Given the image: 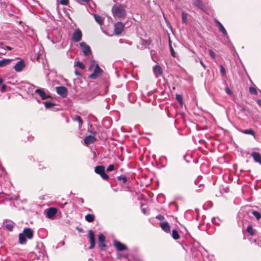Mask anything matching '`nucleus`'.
<instances>
[{
  "mask_svg": "<svg viewBox=\"0 0 261 261\" xmlns=\"http://www.w3.org/2000/svg\"><path fill=\"white\" fill-rule=\"evenodd\" d=\"M180 236L182 235V237L184 239L182 240L180 245L184 250L187 252L189 249H191L190 246L187 245L188 242H190L192 241V238L189 233L187 228L184 225L180 224Z\"/></svg>",
  "mask_w": 261,
  "mask_h": 261,
  "instance_id": "nucleus-1",
  "label": "nucleus"
},
{
  "mask_svg": "<svg viewBox=\"0 0 261 261\" xmlns=\"http://www.w3.org/2000/svg\"><path fill=\"white\" fill-rule=\"evenodd\" d=\"M34 233L33 230L30 228H24L23 233L19 234V242L21 244H24L27 242L25 237L28 239H32L33 237Z\"/></svg>",
  "mask_w": 261,
  "mask_h": 261,
  "instance_id": "nucleus-2",
  "label": "nucleus"
},
{
  "mask_svg": "<svg viewBox=\"0 0 261 261\" xmlns=\"http://www.w3.org/2000/svg\"><path fill=\"white\" fill-rule=\"evenodd\" d=\"M112 12L114 17L123 18L126 14L124 6L121 5L114 6Z\"/></svg>",
  "mask_w": 261,
  "mask_h": 261,
  "instance_id": "nucleus-3",
  "label": "nucleus"
},
{
  "mask_svg": "<svg viewBox=\"0 0 261 261\" xmlns=\"http://www.w3.org/2000/svg\"><path fill=\"white\" fill-rule=\"evenodd\" d=\"M96 173L99 174L104 180H108L109 176L105 172V167L103 166H97L94 168Z\"/></svg>",
  "mask_w": 261,
  "mask_h": 261,
  "instance_id": "nucleus-4",
  "label": "nucleus"
},
{
  "mask_svg": "<svg viewBox=\"0 0 261 261\" xmlns=\"http://www.w3.org/2000/svg\"><path fill=\"white\" fill-rule=\"evenodd\" d=\"M80 47L83 50V52L85 56H88L91 54V50L90 47L87 45L85 42H82L80 44Z\"/></svg>",
  "mask_w": 261,
  "mask_h": 261,
  "instance_id": "nucleus-5",
  "label": "nucleus"
},
{
  "mask_svg": "<svg viewBox=\"0 0 261 261\" xmlns=\"http://www.w3.org/2000/svg\"><path fill=\"white\" fill-rule=\"evenodd\" d=\"M82 37V33L80 29H76L73 33L72 38L73 41L75 42H79Z\"/></svg>",
  "mask_w": 261,
  "mask_h": 261,
  "instance_id": "nucleus-6",
  "label": "nucleus"
},
{
  "mask_svg": "<svg viewBox=\"0 0 261 261\" xmlns=\"http://www.w3.org/2000/svg\"><path fill=\"white\" fill-rule=\"evenodd\" d=\"M124 28V24L121 22H118L114 25V32L116 35H120L122 33Z\"/></svg>",
  "mask_w": 261,
  "mask_h": 261,
  "instance_id": "nucleus-7",
  "label": "nucleus"
},
{
  "mask_svg": "<svg viewBox=\"0 0 261 261\" xmlns=\"http://www.w3.org/2000/svg\"><path fill=\"white\" fill-rule=\"evenodd\" d=\"M98 244L99 247L102 250H105V247L106 246L105 244V237L104 236L103 234L100 233L98 234Z\"/></svg>",
  "mask_w": 261,
  "mask_h": 261,
  "instance_id": "nucleus-8",
  "label": "nucleus"
},
{
  "mask_svg": "<svg viewBox=\"0 0 261 261\" xmlns=\"http://www.w3.org/2000/svg\"><path fill=\"white\" fill-rule=\"evenodd\" d=\"M57 93L63 97H65L67 95V89L65 87L59 86L56 87Z\"/></svg>",
  "mask_w": 261,
  "mask_h": 261,
  "instance_id": "nucleus-9",
  "label": "nucleus"
},
{
  "mask_svg": "<svg viewBox=\"0 0 261 261\" xmlns=\"http://www.w3.org/2000/svg\"><path fill=\"white\" fill-rule=\"evenodd\" d=\"M102 72V70L99 67L98 65L96 64L93 72L89 76V77L92 79H95Z\"/></svg>",
  "mask_w": 261,
  "mask_h": 261,
  "instance_id": "nucleus-10",
  "label": "nucleus"
},
{
  "mask_svg": "<svg viewBox=\"0 0 261 261\" xmlns=\"http://www.w3.org/2000/svg\"><path fill=\"white\" fill-rule=\"evenodd\" d=\"M89 238V242L90 243V245L89 247L90 249H93L95 247V239L93 231L92 230H90L88 231Z\"/></svg>",
  "mask_w": 261,
  "mask_h": 261,
  "instance_id": "nucleus-11",
  "label": "nucleus"
},
{
  "mask_svg": "<svg viewBox=\"0 0 261 261\" xmlns=\"http://www.w3.org/2000/svg\"><path fill=\"white\" fill-rule=\"evenodd\" d=\"M215 22L218 27L219 31L225 36V37L227 39H228V36L227 35V33L222 24L217 19L215 20Z\"/></svg>",
  "mask_w": 261,
  "mask_h": 261,
  "instance_id": "nucleus-12",
  "label": "nucleus"
},
{
  "mask_svg": "<svg viewBox=\"0 0 261 261\" xmlns=\"http://www.w3.org/2000/svg\"><path fill=\"white\" fill-rule=\"evenodd\" d=\"M25 67V63L23 60L17 62L14 67L15 70L17 72L21 71Z\"/></svg>",
  "mask_w": 261,
  "mask_h": 261,
  "instance_id": "nucleus-13",
  "label": "nucleus"
},
{
  "mask_svg": "<svg viewBox=\"0 0 261 261\" xmlns=\"http://www.w3.org/2000/svg\"><path fill=\"white\" fill-rule=\"evenodd\" d=\"M58 210L55 207H49L47 210L46 217L48 218L51 219L57 213Z\"/></svg>",
  "mask_w": 261,
  "mask_h": 261,
  "instance_id": "nucleus-14",
  "label": "nucleus"
},
{
  "mask_svg": "<svg viewBox=\"0 0 261 261\" xmlns=\"http://www.w3.org/2000/svg\"><path fill=\"white\" fill-rule=\"evenodd\" d=\"M114 246L119 251H123L126 249V246L118 241H114Z\"/></svg>",
  "mask_w": 261,
  "mask_h": 261,
  "instance_id": "nucleus-15",
  "label": "nucleus"
},
{
  "mask_svg": "<svg viewBox=\"0 0 261 261\" xmlns=\"http://www.w3.org/2000/svg\"><path fill=\"white\" fill-rule=\"evenodd\" d=\"M96 138L94 136L91 135L86 137L84 140V143L86 145H89L94 143L95 141H96Z\"/></svg>",
  "mask_w": 261,
  "mask_h": 261,
  "instance_id": "nucleus-16",
  "label": "nucleus"
},
{
  "mask_svg": "<svg viewBox=\"0 0 261 261\" xmlns=\"http://www.w3.org/2000/svg\"><path fill=\"white\" fill-rule=\"evenodd\" d=\"M35 93L40 96L42 99L47 98L49 96L45 93L43 89L42 88H37L35 90Z\"/></svg>",
  "mask_w": 261,
  "mask_h": 261,
  "instance_id": "nucleus-17",
  "label": "nucleus"
},
{
  "mask_svg": "<svg viewBox=\"0 0 261 261\" xmlns=\"http://www.w3.org/2000/svg\"><path fill=\"white\" fill-rule=\"evenodd\" d=\"M153 72L156 78L161 76L163 74V71L161 67L159 65H155L153 68Z\"/></svg>",
  "mask_w": 261,
  "mask_h": 261,
  "instance_id": "nucleus-18",
  "label": "nucleus"
},
{
  "mask_svg": "<svg viewBox=\"0 0 261 261\" xmlns=\"http://www.w3.org/2000/svg\"><path fill=\"white\" fill-rule=\"evenodd\" d=\"M160 225L162 230H163L165 232L169 233L170 232V227L168 222L166 221L161 222L160 223Z\"/></svg>",
  "mask_w": 261,
  "mask_h": 261,
  "instance_id": "nucleus-19",
  "label": "nucleus"
},
{
  "mask_svg": "<svg viewBox=\"0 0 261 261\" xmlns=\"http://www.w3.org/2000/svg\"><path fill=\"white\" fill-rule=\"evenodd\" d=\"M251 156L253 158V160L255 162L261 165V155L258 152H253L251 153Z\"/></svg>",
  "mask_w": 261,
  "mask_h": 261,
  "instance_id": "nucleus-20",
  "label": "nucleus"
},
{
  "mask_svg": "<svg viewBox=\"0 0 261 261\" xmlns=\"http://www.w3.org/2000/svg\"><path fill=\"white\" fill-rule=\"evenodd\" d=\"M191 17L187 13L182 12V22L185 24H187L189 20H191Z\"/></svg>",
  "mask_w": 261,
  "mask_h": 261,
  "instance_id": "nucleus-21",
  "label": "nucleus"
},
{
  "mask_svg": "<svg viewBox=\"0 0 261 261\" xmlns=\"http://www.w3.org/2000/svg\"><path fill=\"white\" fill-rule=\"evenodd\" d=\"M0 49H1L2 50L0 51V54H6V51L5 50L6 49H8V50H12V48L9 46H7L5 44H4V43H1L0 44Z\"/></svg>",
  "mask_w": 261,
  "mask_h": 261,
  "instance_id": "nucleus-22",
  "label": "nucleus"
},
{
  "mask_svg": "<svg viewBox=\"0 0 261 261\" xmlns=\"http://www.w3.org/2000/svg\"><path fill=\"white\" fill-rule=\"evenodd\" d=\"M93 16L95 21L100 25H101L103 23L104 19L103 17L98 14H94Z\"/></svg>",
  "mask_w": 261,
  "mask_h": 261,
  "instance_id": "nucleus-23",
  "label": "nucleus"
},
{
  "mask_svg": "<svg viewBox=\"0 0 261 261\" xmlns=\"http://www.w3.org/2000/svg\"><path fill=\"white\" fill-rule=\"evenodd\" d=\"M12 61V59H3L0 60V67L6 66L9 65Z\"/></svg>",
  "mask_w": 261,
  "mask_h": 261,
  "instance_id": "nucleus-24",
  "label": "nucleus"
},
{
  "mask_svg": "<svg viewBox=\"0 0 261 261\" xmlns=\"http://www.w3.org/2000/svg\"><path fill=\"white\" fill-rule=\"evenodd\" d=\"M240 132L244 134L251 135L253 136L254 138L255 137V133L254 130L252 129L241 130Z\"/></svg>",
  "mask_w": 261,
  "mask_h": 261,
  "instance_id": "nucleus-25",
  "label": "nucleus"
},
{
  "mask_svg": "<svg viewBox=\"0 0 261 261\" xmlns=\"http://www.w3.org/2000/svg\"><path fill=\"white\" fill-rule=\"evenodd\" d=\"M193 3L195 6H197L198 8H199L200 9L203 10L204 8L203 4L199 0H194Z\"/></svg>",
  "mask_w": 261,
  "mask_h": 261,
  "instance_id": "nucleus-26",
  "label": "nucleus"
},
{
  "mask_svg": "<svg viewBox=\"0 0 261 261\" xmlns=\"http://www.w3.org/2000/svg\"><path fill=\"white\" fill-rule=\"evenodd\" d=\"M248 212L251 213L257 220L261 218V214L257 211L249 210Z\"/></svg>",
  "mask_w": 261,
  "mask_h": 261,
  "instance_id": "nucleus-27",
  "label": "nucleus"
},
{
  "mask_svg": "<svg viewBox=\"0 0 261 261\" xmlns=\"http://www.w3.org/2000/svg\"><path fill=\"white\" fill-rule=\"evenodd\" d=\"M73 120L74 121H77L79 122V126L81 127L83 125V120L80 116L78 115L75 116L73 117Z\"/></svg>",
  "mask_w": 261,
  "mask_h": 261,
  "instance_id": "nucleus-28",
  "label": "nucleus"
},
{
  "mask_svg": "<svg viewBox=\"0 0 261 261\" xmlns=\"http://www.w3.org/2000/svg\"><path fill=\"white\" fill-rule=\"evenodd\" d=\"M85 220L88 222H92L94 220V216L92 214H87L85 216Z\"/></svg>",
  "mask_w": 261,
  "mask_h": 261,
  "instance_id": "nucleus-29",
  "label": "nucleus"
},
{
  "mask_svg": "<svg viewBox=\"0 0 261 261\" xmlns=\"http://www.w3.org/2000/svg\"><path fill=\"white\" fill-rule=\"evenodd\" d=\"M43 103L45 106V107L46 109L50 108L55 105V104L54 103L50 102V101H45L43 102Z\"/></svg>",
  "mask_w": 261,
  "mask_h": 261,
  "instance_id": "nucleus-30",
  "label": "nucleus"
},
{
  "mask_svg": "<svg viewBox=\"0 0 261 261\" xmlns=\"http://www.w3.org/2000/svg\"><path fill=\"white\" fill-rule=\"evenodd\" d=\"M172 236L173 238L175 240H176L179 238L178 233L176 229H173L172 230Z\"/></svg>",
  "mask_w": 261,
  "mask_h": 261,
  "instance_id": "nucleus-31",
  "label": "nucleus"
},
{
  "mask_svg": "<svg viewBox=\"0 0 261 261\" xmlns=\"http://www.w3.org/2000/svg\"><path fill=\"white\" fill-rule=\"evenodd\" d=\"M246 230L251 236H253L254 233V230L251 225L248 226Z\"/></svg>",
  "mask_w": 261,
  "mask_h": 261,
  "instance_id": "nucleus-32",
  "label": "nucleus"
},
{
  "mask_svg": "<svg viewBox=\"0 0 261 261\" xmlns=\"http://www.w3.org/2000/svg\"><path fill=\"white\" fill-rule=\"evenodd\" d=\"M74 66L79 67L81 69H85V65L81 62H76L74 64Z\"/></svg>",
  "mask_w": 261,
  "mask_h": 261,
  "instance_id": "nucleus-33",
  "label": "nucleus"
},
{
  "mask_svg": "<svg viewBox=\"0 0 261 261\" xmlns=\"http://www.w3.org/2000/svg\"><path fill=\"white\" fill-rule=\"evenodd\" d=\"M169 46H170V52H171V54L172 56L174 58L176 57V54L171 44L170 40H169Z\"/></svg>",
  "mask_w": 261,
  "mask_h": 261,
  "instance_id": "nucleus-34",
  "label": "nucleus"
},
{
  "mask_svg": "<svg viewBox=\"0 0 261 261\" xmlns=\"http://www.w3.org/2000/svg\"><path fill=\"white\" fill-rule=\"evenodd\" d=\"M169 46H170V52H171V54L172 56L174 58L176 57V54L171 44L170 40H169Z\"/></svg>",
  "mask_w": 261,
  "mask_h": 261,
  "instance_id": "nucleus-35",
  "label": "nucleus"
},
{
  "mask_svg": "<svg viewBox=\"0 0 261 261\" xmlns=\"http://www.w3.org/2000/svg\"><path fill=\"white\" fill-rule=\"evenodd\" d=\"M169 46H170V52H171V54L172 56L174 58L176 57V54L171 44L170 40H169Z\"/></svg>",
  "mask_w": 261,
  "mask_h": 261,
  "instance_id": "nucleus-36",
  "label": "nucleus"
},
{
  "mask_svg": "<svg viewBox=\"0 0 261 261\" xmlns=\"http://www.w3.org/2000/svg\"><path fill=\"white\" fill-rule=\"evenodd\" d=\"M118 180L122 181L123 184H125L127 181V178L124 176H119L118 177Z\"/></svg>",
  "mask_w": 261,
  "mask_h": 261,
  "instance_id": "nucleus-37",
  "label": "nucleus"
},
{
  "mask_svg": "<svg viewBox=\"0 0 261 261\" xmlns=\"http://www.w3.org/2000/svg\"><path fill=\"white\" fill-rule=\"evenodd\" d=\"M5 227L9 230L12 231L14 227V224L13 223L7 224H6Z\"/></svg>",
  "mask_w": 261,
  "mask_h": 261,
  "instance_id": "nucleus-38",
  "label": "nucleus"
},
{
  "mask_svg": "<svg viewBox=\"0 0 261 261\" xmlns=\"http://www.w3.org/2000/svg\"><path fill=\"white\" fill-rule=\"evenodd\" d=\"M114 169V165H109L107 169V172H111V171H113Z\"/></svg>",
  "mask_w": 261,
  "mask_h": 261,
  "instance_id": "nucleus-39",
  "label": "nucleus"
},
{
  "mask_svg": "<svg viewBox=\"0 0 261 261\" xmlns=\"http://www.w3.org/2000/svg\"><path fill=\"white\" fill-rule=\"evenodd\" d=\"M212 222L217 225H220L219 219L218 218H213L212 219Z\"/></svg>",
  "mask_w": 261,
  "mask_h": 261,
  "instance_id": "nucleus-40",
  "label": "nucleus"
},
{
  "mask_svg": "<svg viewBox=\"0 0 261 261\" xmlns=\"http://www.w3.org/2000/svg\"><path fill=\"white\" fill-rule=\"evenodd\" d=\"M209 54L212 58L214 59L216 57L215 53L212 49L209 50Z\"/></svg>",
  "mask_w": 261,
  "mask_h": 261,
  "instance_id": "nucleus-41",
  "label": "nucleus"
},
{
  "mask_svg": "<svg viewBox=\"0 0 261 261\" xmlns=\"http://www.w3.org/2000/svg\"><path fill=\"white\" fill-rule=\"evenodd\" d=\"M155 218L159 220H163L165 219V217L162 215H158L155 217Z\"/></svg>",
  "mask_w": 261,
  "mask_h": 261,
  "instance_id": "nucleus-42",
  "label": "nucleus"
},
{
  "mask_svg": "<svg viewBox=\"0 0 261 261\" xmlns=\"http://www.w3.org/2000/svg\"><path fill=\"white\" fill-rule=\"evenodd\" d=\"M68 3V0H61L60 3L62 5H67Z\"/></svg>",
  "mask_w": 261,
  "mask_h": 261,
  "instance_id": "nucleus-43",
  "label": "nucleus"
},
{
  "mask_svg": "<svg viewBox=\"0 0 261 261\" xmlns=\"http://www.w3.org/2000/svg\"><path fill=\"white\" fill-rule=\"evenodd\" d=\"M249 91L251 93L256 94V91L255 89L253 87H250L249 88Z\"/></svg>",
  "mask_w": 261,
  "mask_h": 261,
  "instance_id": "nucleus-44",
  "label": "nucleus"
},
{
  "mask_svg": "<svg viewBox=\"0 0 261 261\" xmlns=\"http://www.w3.org/2000/svg\"><path fill=\"white\" fill-rule=\"evenodd\" d=\"M220 72L223 75H225V70L223 66H221L220 68Z\"/></svg>",
  "mask_w": 261,
  "mask_h": 261,
  "instance_id": "nucleus-45",
  "label": "nucleus"
},
{
  "mask_svg": "<svg viewBox=\"0 0 261 261\" xmlns=\"http://www.w3.org/2000/svg\"><path fill=\"white\" fill-rule=\"evenodd\" d=\"M77 201L81 205L84 202V199L82 198H77Z\"/></svg>",
  "mask_w": 261,
  "mask_h": 261,
  "instance_id": "nucleus-46",
  "label": "nucleus"
},
{
  "mask_svg": "<svg viewBox=\"0 0 261 261\" xmlns=\"http://www.w3.org/2000/svg\"><path fill=\"white\" fill-rule=\"evenodd\" d=\"M225 92L228 95H231L232 94L231 91L228 87H226L225 88Z\"/></svg>",
  "mask_w": 261,
  "mask_h": 261,
  "instance_id": "nucleus-47",
  "label": "nucleus"
},
{
  "mask_svg": "<svg viewBox=\"0 0 261 261\" xmlns=\"http://www.w3.org/2000/svg\"><path fill=\"white\" fill-rule=\"evenodd\" d=\"M119 41L120 43H128L129 45L132 44L131 42H128L127 41L124 40L122 39H120Z\"/></svg>",
  "mask_w": 261,
  "mask_h": 261,
  "instance_id": "nucleus-48",
  "label": "nucleus"
},
{
  "mask_svg": "<svg viewBox=\"0 0 261 261\" xmlns=\"http://www.w3.org/2000/svg\"><path fill=\"white\" fill-rule=\"evenodd\" d=\"M184 159L186 160V161L187 162H190V161L189 160V159H191V156H190V155H187V156H186V155H185V156H184Z\"/></svg>",
  "mask_w": 261,
  "mask_h": 261,
  "instance_id": "nucleus-49",
  "label": "nucleus"
},
{
  "mask_svg": "<svg viewBox=\"0 0 261 261\" xmlns=\"http://www.w3.org/2000/svg\"><path fill=\"white\" fill-rule=\"evenodd\" d=\"M6 88H7L6 85H2V88H1V91L2 92H5V91H6Z\"/></svg>",
  "mask_w": 261,
  "mask_h": 261,
  "instance_id": "nucleus-50",
  "label": "nucleus"
},
{
  "mask_svg": "<svg viewBox=\"0 0 261 261\" xmlns=\"http://www.w3.org/2000/svg\"><path fill=\"white\" fill-rule=\"evenodd\" d=\"M199 180H195V184L196 185V184H199V187H204V185L203 184H199L198 183L197 181H198Z\"/></svg>",
  "mask_w": 261,
  "mask_h": 261,
  "instance_id": "nucleus-51",
  "label": "nucleus"
},
{
  "mask_svg": "<svg viewBox=\"0 0 261 261\" xmlns=\"http://www.w3.org/2000/svg\"><path fill=\"white\" fill-rule=\"evenodd\" d=\"M199 62H200V63L201 65V66L203 67V68L204 69H206V66H205V64L203 63V62L201 60H200Z\"/></svg>",
  "mask_w": 261,
  "mask_h": 261,
  "instance_id": "nucleus-52",
  "label": "nucleus"
},
{
  "mask_svg": "<svg viewBox=\"0 0 261 261\" xmlns=\"http://www.w3.org/2000/svg\"><path fill=\"white\" fill-rule=\"evenodd\" d=\"M176 100L179 102V99H180V97H179V94H177L176 95Z\"/></svg>",
  "mask_w": 261,
  "mask_h": 261,
  "instance_id": "nucleus-53",
  "label": "nucleus"
},
{
  "mask_svg": "<svg viewBox=\"0 0 261 261\" xmlns=\"http://www.w3.org/2000/svg\"><path fill=\"white\" fill-rule=\"evenodd\" d=\"M257 104L258 105V106H259L260 107H261V99H258L257 100Z\"/></svg>",
  "mask_w": 261,
  "mask_h": 261,
  "instance_id": "nucleus-54",
  "label": "nucleus"
},
{
  "mask_svg": "<svg viewBox=\"0 0 261 261\" xmlns=\"http://www.w3.org/2000/svg\"><path fill=\"white\" fill-rule=\"evenodd\" d=\"M81 1L82 2L85 3H88L90 1V0H81Z\"/></svg>",
  "mask_w": 261,
  "mask_h": 261,
  "instance_id": "nucleus-55",
  "label": "nucleus"
},
{
  "mask_svg": "<svg viewBox=\"0 0 261 261\" xmlns=\"http://www.w3.org/2000/svg\"><path fill=\"white\" fill-rule=\"evenodd\" d=\"M143 213L145 214L146 213V210L144 208H142L141 210Z\"/></svg>",
  "mask_w": 261,
  "mask_h": 261,
  "instance_id": "nucleus-56",
  "label": "nucleus"
},
{
  "mask_svg": "<svg viewBox=\"0 0 261 261\" xmlns=\"http://www.w3.org/2000/svg\"><path fill=\"white\" fill-rule=\"evenodd\" d=\"M75 74L78 75H81L80 73H79V72L77 71V70L75 71Z\"/></svg>",
  "mask_w": 261,
  "mask_h": 261,
  "instance_id": "nucleus-57",
  "label": "nucleus"
},
{
  "mask_svg": "<svg viewBox=\"0 0 261 261\" xmlns=\"http://www.w3.org/2000/svg\"><path fill=\"white\" fill-rule=\"evenodd\" d=\"M3 82V80L2 78L0 77V85H1Z\"/></svg>",
  "mask_w": 261,
  "mask_h": 261,
  "instance_id": "nucleus-58",
  "label": "nucleus"
},
{
  "mask_svg": "<svg viewBox=\"0 0 261 261\" xmlns=\"http://www.w3.org/2000/svg\"><path fill=\"white\" fill-rule=\"evenodd\" d=\"M180 107H181L182 105V98H181V97H180Z\"/></svg>",
  "mask_w": 261,
  "mask_h": 261,
  "instance_id": "nucleus-59",
  "label": "nucleus"
},
{
  "mask_svg": "<svg viewBox=\"0 0 261 261\" xmlns=\"http://www.w3.org/2000/svg\"><path fill=\"white\" fill-rule=\"evenodd\" d=\"M180 117H184V114L183 113H180Z\"/></svg>",
  "mask_w": 261,
  "mask_h": 261,
  "instance_id": "nucleus-60",
  "label": "nucleus"
},
{
  "mask_svg": "<svg viewBox=\"0 0 261 261\" xmlns=\"http://www.w3.org/2000/svg\"><path fill=\"white\" fill-rule=\"evenodd\" d=\"M258 245L261 247V241L258 243Z\"/></svg>",
  "mask_w": 261,
  "mask_h": 261,
  "instance_id": "nucleus-61",
  "label": "nucleus"
},
{
  "mask_svg": "<svg viewBox=\"0 0 261 261\" xmlns=\"http://www.w3.org/2000/svg\"><path fill=\"white\" fill-rule=\"evenodd\" d=\"M176 123H177V120H175V127H176Z\"/></svg>",
  "mask_w": 261,
  "mask_h": 261,
  "instance_id": "nucleus-62",
  "label": "nucleus"
},
{
  "mask_svg": "<svg viewBox=\"0 0 261 261\" xmlns=\"http://www.w3.org/2000/svg\"><path fill=\"white\" fill-rule=\"evenodd\" d=\"M94 64H95V62H94V61H93V62H92V63L91 66H93V65H94Z\"/></svg>",
  "mask_w": 261,
  "mask_h": 261,
  "instance_id": "nucleus-63",
  "label": "nucleus"
},
{
  "mask_svg": "<svg viewBox=\"0 0 261 261\" xmlns=\"http://www.w3.org/2000/svg\"><path fill=\"white\" fill-rule=\"evenodd\" d=\"M92 134H96V132H92Z\"/></svg>",
  "mask_w": 261,
  "mask_h": 261,
  "instance_id": "nucleus-64",
  "label": "nucleus"
}]
</instances>
